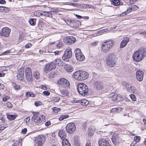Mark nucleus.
<instances>
[{
	"mask_svg": "<svg viewBox=\"0 0 146 146\" xmlns=\"http://www.w3.org/2000/svg\"><path fill=\"white\" fill-rule=\"evenodd\" d=\"M7 127V125L5 124L0 125V132L3 130L4 129Z\"/></svg>",
	"mask_w": 146,
	"mask_h": 146,
	"instance_id": "obj_40",
	"label": "nucleus"
},
{
	"mask_svg": "<svg viewBox=\"0 0 146 146\" xmlns=\"http://www.w3.org/2000/svg\"><path fill=\"white\" fill-rule=\"evenodd\" d=\"M62 146H71L67 139H64L62 141Z\"/></svg>",
	"mask_w": 146,
	"mask_h": 146,
	"instance_id": "obj_30",
	"label": "nucleus"
},
{
	"mask_svg": "<svg viewBox=\"0 0 146 146\" xmlns=\"http://www.w3.org/2000/svg\"><path fill=\"white\" fill-rule=\"evenodd\" d=\"M88 74L85 71H78L74 74V78L78 80H82L88 78Z\"/></svg>",
	"mask_w": 146,
	"mask_h": 146,
	"instance_id": "obj_2",
	"label": "nucleus"
},
{
	"mask_svg": "<svg viewBox=\"0 0 146 146\" xmlns=\"http://www.w3.org/2000/svg\"><path fill=\"white\" fill-rule=\"evenodd\" d=\"M110 1L114 6H118L120 4L119 0H112V1L110 0Z\"/></svg>",
	"mask_w": 146,
	"mask_h": 146,
	"instance_id": "obj_34",
	"label": "nucleus"
},
{
	"mask_svg": "<svg viewBox=\"0 0 146 146\" xmlns=\"http://www.w3.org/2000/svg\"><path fill=\"white\" fill-rule=\"evenodd\" d=\"M129 38L127 37L124 38L123 40L122 41L120 44V47L123 48L125 46L127 43L129 42Z\"/></svg>",
	"mask_w": 146,
	"mask_h": 146,
	"instance_id": "obj_22",
	"label": "nucleus"
},
{
	"mask_svg": "<svg viewBox=\"0 0 146 146\" xmlns=\"http://www.w3.org/2000/svg\"><path fill=\"white\" fill-rule=\"evenodd\" d=\"M111 139L113 143L115 145H118L122 141L121 136L117 133H115L113 134Z\"/></svg>",
	"mask_w": 146,
	"mask_h": 146,
	"instance_id": "obj_6",
	"label": "nucleus"
},
{
	"mask_svg": "<svg viewBox=\"0 0 146 146\" xmlns=\"http://www.w3.org/2000/svg\"><path fill=\"white\" fill-rule=\"evenodd\" d=\"M88 101L86 99L80 100V104L83 106H86L88 104Z\"/></svg>",
	"mask_w": 146,
	"mask_h": 146,
	"instance_id": "obj_33",
	"label": "nucleus"
},
{
	"mask_svg": "<svg viewBox=\"0 0 146 146\" xmlns=\"http://www.w3.org/2000/svg\"><path fill=\"white\" fill-rule=\"evenodd\" d=\"M25 76L26 80L28 82L32 80V75L31 72V68L28 67L26 68L25 70Z\"/></svg>",
	"mask_w": 146,
	"mask_h": 146,
	"instance_id": "obj_10",
	"label": "nucleus"
},
{
	"mask_svg": "<svg viewBox=\"0 0 146 146\" xmlns=\"http://www.w3.org/2000/svg\"><path fill=\"white\" fill-rule=\"evenodd\" d=\"M63 45L62 42H59L57 45V47L58 48H60L63 46Z\"/></svg>",
	"mask_w": 146,
	"mask_h": 146,
	"instance_id": "obj_49",
	"label": "nucleus"
},
{
	"mask_svg": "<svg viewBox=\"0 0 146 146\" xmlns=\"http://www.w3.org/2000/svg\"><path fill=\"white\" fill-rule=\"evenodd\" d=\"M66 129L68 133H72L75 131L76 127L74 123H70L67 125Z\"/></svg>",
	"mask_w": 146,
	"mask_h": 146,
	"instance_id": "obj_11",
	"label": "nucleus"
},
{
	"mask_svg": "<svg viewBox=\"0 0 146 146\" xmlns=\"http://www.w3.org/2000/svg\"><path fill=\"white\" fill-rule=\"evenodd\" d=\"M36 19H31L29 20V22L31 25L34 26L35 25Z\"/></svg>",
	"mask_w": 146,
	"mask_h": 146,
	"instance_id": "obj_36",
	"label": "nucleus"
},
{
	"mask_svg": "<svg viewBox=\"0 0 146 146\" xmlns=\"http://www.w3.org/2000/svg\"><path fill=\"white\" fill-rule=\"evenodd\" d=\"M76 38L72 36H66L64 37V43L67 45H71L74 43L76 41Z\"/></svg>",
	"mask_w": 146,
	"mask_h": 146,
	"instance_id": "obj_13",
	"label": "nucleus"
},
{
	"mask_svg": "<svg viewBox=\"0 0 146 146\" xmlns=\"http://www.w3.org/2000/svg\"><path fill=\"white\" fill-rule=\"evenodd\" d=\"M112 95L113 99V100L120 101L122 100L123 98L120 95H117L115 93L113 94Z\"/></svg>",
	"mask_w": 146,
	"mask_h": 146,
	"instance_id": "obj_23",
	"label": "nucleus"
},
{
	"mask_svg": "<svg viewBox=\"0 0 146 146\" xmlns=\"http://www.w3.org/2000/svg\"><path fill=\"white\" fill-rule=\"evenodd\" d=\"M31 92H27L26 93V96L27 97H30Z\"/></svg>",
	"mask_w": 146,
	"mask_h": 146,
	"instance_id": "obj_64",
	"label": "nucleus"
},
{
	"mask_svg": "<svg viewBox=\"0 0 146 146\" xmlns=\"http://www.w3.org/2000/svg\"><path fill=\"white\" fill-rule=\"evenodd\" d=\"M77 90L79 93L83 96L86 95L88 91V87L83 83H80L78 85Z\"/></svg>",
	"mask_w": 146,
	"mask_h": 146,
	"instance_id": "obj_4",
	"label": "nucleus"
},
{
	"mask_svg": "<svg viewBox=\"0 0 146 146\" xmlns=\"http://www.w3.org/2000/svg\"><path fill=\"white\" fill-rule=\"evenodd\" d=\"M99 146H111L109 143L106 139L103 138H100L98 141Z\"/></svg>",
	"mask_w": 146,
	"mask_h": 146,
	"instance_id": "obj_19",
	"label": "nucleus"
},
{
	"mask_svg": "<svg viewBox=\"0 0 146 146\" xmlns=\"http://www.w3.org/2000/svg\"><path fill=\"white\" fill-rule=\"evenodd\" d=\"M43 11L38 10L37 11H35L34 12V15L35 16L39 17L41 15L43 16Z\"/></svg>",
	"mask_w": 146,
	"mask_h": 146,
	"instance_id": "obj_29",
	"label": "nucleus"
},
{
	"mask_svg": "<svg viewBox=\"0 0 146 146\" xmlns=\"http://www.w3.org/2000/svg\"><path fill=\"white\" fill-rule=\"evenodd\" d=\"M76 22L77 21H76L74 20H67L66 21V22L68 25L74 27H75L74 24L76 23Z\"/></svg>",
	"mask_w": 146,
	"mask_h": 146,
	"instance_id": "obj_25",
	"label": "nucleus"
},
{
	"mask_svg": "<svg viewBox=\"0 0 146 146\" xmlns=\"http://www.w3.org/2000/svg\"><path fill=\"white\" fill-rule=\"evenodd\" d=\"M0 120H1L2 122H4L5 120L3 116L1 113H0Z\"/></svg>",
	"mask_w": 146,
	"mask_h": 146,
	"instance_id": "obj_51",
	"label": "nucleus"
},
{
	"mask_svg": "<svg viewBox=\"0 0 146 146\" xmlns=\"http://www.w3.org/2000/svg\"><path fill=\"white\" fill-rule=\"evenodd\" d=\"M130 85V84H129L128 83H126L125 85V88L127 90V89L128 88L129 86Z\"/></svg>",
	"mask_w": 146,
	"mask_h": 146,
	"instance_id": "obj_61",
	"label": "nucleus"
},
{
	"mask_svg": "<svg viewBox=\"0 0 146 146\" xmlns=\"http://www.w3.org/2000/svg\"><path fill=\"white\" fill-rule=\"evenodd\" d=\"M27 131V129L26 128H24L22 130L21 132L23 134L25 133Z\"/></svg>",
	"mask_w": 146,
	"mask_h": 146,
	"instance_id": "obj_55",
	"label": "nucleus"
},
{
	"mask_svg": "<svg viewBox=\"0 0 146 146\" xmlns=\"http://www.w3.org/2000/svg\"><path fill=\"white\" fill-rule=\"evenodd\" d=\"M114 42L112 40H108L104 42L102 46V51L104 52L109 51L110 48L114 45Z\"/></svg>",
	"mask_w": 146,
	"mask_h": 146,
	"instance_id": "obj_3",
	"label": "nucleus"
},
{
	"mask_svg": "<svg viewBox=\"0 0 146 146\" xmlns=\"http://www.w3.org/2000/svg\"><path fill=\"white\" fill-rule=\"evenodd\" d=\"M38 113H39L38 112L33 113V115L31 119L35 122L37 125H39L41 124L42 121L40 119L39 116L38 115Z\"/></svg>",
	"mask_w": 146,
	"mask_h": 146,
	"instance_id": "obj_15",
	"label": "nucleus"
},
{
	"mask_svg": "<svg viewBox=\"0 0 146 146\" xmlns=\"http://www.w3.org/2000/svg\"><path fill=\"white\" fill-rule=\"evenodd\" d=\"M33 76L36 79H38L40 78V74L38 72H35L33 74Z\"/></svg>",
	"mask_w": 146,
	"mask_h": 146,
	"instance_id": "obj_38",
	"label": "nucleus"
},
{
	"mask_svg": "<svg viewBox=\"0 0 146 146\" xmlns=\"http://www.w3.org/2000/svg\"><path fill=\"white\" fill-rule=\"evenodd\" d=\"M146 54V50L143 48L135 52L133 55L134 60L139 62L143 59Z\"/></svg>",
	"mask_w": 146,
	"mask_h": 146,
	"instance_id": "obj_1",
	"label": "nucleus"
},
{
	"mask_svg": "<svg viewBox=\"0 0 146 146\" xmlns=\"http://www.w3.org/2000/svg\"><path fill=\"white\" fill-rule=\"evenodd\" d=\"M54 11H51L50 12L43 11V16L49 17H52V12H53L54 13Z\"/></svg>",
	"mask_w": 146,
	"mask_h": 146,
	"instance_id": "obj_24",
	"label": "nucleus"
},
{
	"mask_svg": "<svg viewBox=\"0 0 146 146\" xmlns=\"http://www.w3.org/2000/svg\"><path fill=\"white\" fill-rule=\"evenodd\" d=\"M7 117L9 119L13 120L16 117L14 115H9L7 116Z\"/></svg>",
	"mask_w": 146,
	"mask_h": 146,
	"instance_id": "obj_42",
	"label": "nucleus"
},
{
	"mask_svg": "<svg viewBox=\"0 0 146 146\" xmlns=\"http://www.w3.org/2000/svg\"><path fill=\"white\" fill-rule=\"evenodd\" d=\"M31 46V44H28L27 45H26L25 46V48H30Z\"/></svg>",
	"mask_w": 146,
	"mask_h": 146,
	"instance_id": "obj_60",
	"label": "nucleus"
},
{
	"mask_svg": "<svg viewBox=\"0 0 146 146\" xmlns=\"http://www.w3.org/2000/svg\"><path fill=\"white\" fill-rule=\"evenodd\" d=\"M56 68L54 62L52 61L50 63L46 64L44 68V71L46 72H47L51 70L54 69Z\"/></svg>",
	"mask_w": 146,
	"mask_h": 146,
	"instance_id": "obj_17",
	"label": "nucleus"
},
{
	"mask_svg": "<svg viewBox=\"0 0 146 146\" xmlns=\"http://www.w3.org/2000/svg\"><path fill=\"white\" fill-rule=\"evenodd\" d=\"M53 61L54 62V64H55V67H56V65H57L59 66H62V62L60 59H57Z\"/></svg>",
	"mask_w": 146,
	"mask_h": 146,
	"instance_id": "obj_32",
	"label": "nucleus"
},
{
	"mask_svg": "<svg viewBox=\"0 0 146 146\" xmlns=\"http://www.w3.org/2000/svg\"><path fill=\"white\" fill-rule=\"evenodd\" d=\"M35 105L36 106H38L42 104V103L39 101H36L35 103Z\"/></svg>",
	"mask_w": 146,
	"mask_h": 146,
	"instance_id": "obj_47",
	"label": "nucleus"
},
{
	"mask_svg": "<svg viewBox=\"0 0 146 146\" xmlns=\"http://www.w3.org/2000/svg\"><path fill=\"white\" fill-rule=\"evenodd\" d=\"M116 56L114 54H110L106 59V63L108 66L113 67L115 64Z\"/></svg>",
	"mask_w": 146,
	"mask_h": 146,
	"instance_id": "obj_5",
	"label": "nucleus"
},
{
	"mask_svg": "<svg viewBox=\"0 0 146 146\" xmlns=\"http://www.w3.org/2000/svg\"><path fill=\"white\" fill-rule=\"evenodd\" d=\"M39 52L40 54H45V52H44V50L43 49H40L39 50Z\"/></svg>",
	"mask_w": 146,
	"mask_h": 146,
	"instance_id": "obj_57",
	"label": "nucleus"
},
{
	"mask_svg": "<svg viewBox=\"0 0 146 146\" xmlns=\"http://www.w3.org/2000/svg\"><path fill=\"white\" fill-rule=\"evenodd\" d=\"M132 10L133 9L131 8V7L127 9V10L125 12H123L122 13L118 15V17H119L124 16L125 15L128 14L129 12H131Z\"/></svg>",
	"mask_w": 146,
	"mask_h": 146,
	"instance_id": "obj_26",
	"label": "nucleus"
},
{
	"mask_svg": "<svg viewBox=\"0 0 146 146\" xmlns=\"http://www.w3.org/2000/svg\"><path fill=\"white\" fill-rule=\"evenodd\" d=\"M10 50H8L6 51H5V52H3L2 53V55H5L7 54H8L9 53H10Z\"/></svg>",
	"mask_w": 146,
	"mask_h": 146,
	"instance_id": "obj_53",
	"label": "nucleus"
},
{
	"mask_svg": "<svg viewBox=\"0 0 146 146\" xmlns=\"http://www.w3.org/2000/svg\"><path fill=\"white\" fill-rule=\"evenodd\" d=\"M75 56L76 59L78 60L82 61L85 59L84 56L82 53L81 50L79 49H76L75 50Z\"/></svg>",
	"mask_w": 146,
	"mask_h": 146,
	"instance_id": "obj_12",
	"label": "nucleus"
},
{
	"mask_svg": "<svg viewBox=\"0 0 146 146\" xmlns=\"http://www.w3.org/2000/svg\"><path fill=\"white\" fill-rule=\"evenodd\" d=\"M74 140L75 144L77 145L80 144L78 138L77 136H75L74 137Z\"/></svg>",
	"mask_w": 146,
	"mask_h": 146,
	"instance_id": "obj_39",
	"label": "nucleus"
},
{
	"mask_svg": "<svg viewBox=\"0 0 146 146\" xmlns=\"http://www.w3.org/2000/svg\"><path fill=\"white\" fill-rule=\"evenodd\" d=\"M134 139L135 141L137 143L139 141L140 139V138L139 136H136L134 137Z\"/></svg>",
	"mask_w": 146,
	"mask_h": 146,
	"instance_id": "obj_46",
	"label": "nucleus"
},
{
	"mask_svg": "<svg viewBox=\"0 0 146 146\" xmlns=\"http://www.w3.org/2000/svg\"><path fill=\"white\" fill-rule=\"evenodd\" d=\"M45 141V138L42 136L39 135L35 138L36 144L37 145V146H42Z\"/></svg>",
	"mask_w": 146,
	"mask_h": 146,
	"instance_id": "obj_14",
	"label": "nucleus"
},
{
	"mask_svg": "<svg viewBox=\"0 0 146 146\" xmlns=\"http://www.w3.org/2000/svg\"><path fill=\"white\" fill-rule=\"evenodd\" d=\"M143 72L141 70H138L136 73V76L137 79L140 82L141 81L143 78Z\"/></svg>",
	"mask_w": 146,
	"mask_h": 146,
	"instance_id": "obj_20",
	"label": "nucleus"
},
{
	"mask_svg": "<svg viewBox=\"0 0 146 146\" xmlns=\"http://www.w3.org/2000/svg\"><path fill=\"white\" fill-rule=\"evenodd\" d=\"M60 91L61 94L62 95H66L67 94V91L66 89L60 90Z\"/></svg>",
	"mask_w": 146,
	"mask_h": 146,
	"instance_id": "obj_44",
	"label": "nucleus"
},
{
	"mask_svg": "<svg viewBox=\"0 0 146 146\" xmlns=\"http://www.w3.org/2000/svg\"><path fill=\"white\" fill-rule=\"evenodd\" d=\"M64 69L66 71L68 72H71L74 70L73 68L71 66L69 65L65 66Z\"/></svg>",
	"mask_w": 146,
	"mask_h": 146,
	"instance_id": "obj_28",
	"label": "nucleus"
},
{
	"mask_svg": "<svg viewBox=\"0 0 146 146\" xmlns=\"http://www.w3.org/2000/svg\"><path fill=\"white\" fill-rule=\"evenodd\" d=\"M11 31V30L8 27H3L0 31V35L5 37H8Z\"/></svg>",
	"mask_w": 146,
	"mask_h": 146,
	"instance_id": "obj_7",
	"label": "nucleus"
},
{
	"mask_svg": "<svg viewBox=\"0 0 146 146\" xmlns=\"http://www.w3.org/2000/svg\"><path fill=\"white\" fill-rule=\"evenodd\" d=\"M131 8L133 10L135 11L137 10L139 8V7L136 5H133L131 6Z\"/></svg>",
	"mask_w": 146,
	"mask_h": 146,
	"instance_id": "obj_48",
	"label": "nucleus"
},
{
	"mask_svg": "<svg viewBox=\"0 0 146 146\" xmlns=\"http://www.w3.org/2000/svg\"><path fill=\"white\" fill-rule=\"evenodd\" d=\"M60 100V98L58 97H55L54 98V100L55 102H58Z\"/></svg>",
	"mask_w": 146,
	"mask_h": 146,
	"instance_id": "obj_54",
	"label": "nucleus"
},
{
	"mask_svg": "<svg viewBox=\"0 0 146 146\" xmlns=\"http://www.w3.org/2000/svg\"><path fill=\"white\" fill-rule=\"evenodd\" d=\"M24 68L21 67L18 70L17 76V78L20 80L22 81L24 79Z\"/></svg>",
	"mask_w": 146,
	"mask_h": 146,
	"instance_id": "obj_16",
	"label": "nucleus"
},
{
	"mask_svg": "<svg viewBox=\"0 0 146 146\" xmlns=\"http://www.w3.org/2000/svg\"><path fill=\"white\" fill-rule=\"evenodd\" d=\"M58 135L63 141L64 139H66V132L65 130L62 129L60 130L58 132Z\"/></svg>",
	"mask_w": 146,
	"mask_h": 146,
	"instance_id": "obj_21",
	"label": "nucleus"
},
{
	"mask_svg": "<svg viewBox=\"0 0 146 146\" xmlns=\"http://www.w3.org/2000/svg\"><path fill=\"white\" fill-rule=\"evenodd\" d=\"M53 111L55 113H57L60 110L61 108H57L56 107H53L52 108Z\"/></svg>",
	"mask_w": 146,
	"mask_h": 146,
	"instance_id": "obj_43",
	"label": "nucleus"
},
{
	"mask_svg": "<svg viewBox=\"0 0 146 146\" xmlns=\"http://www.w3.org/2000/svg\"><path fill=\"white\" fill-rule=\"evenodd\" d=\"M43 93L46 96H48L50 94V93L48 91H44L43 92Z\"/></svg>",
	"mask_w": 146,
	"mask_h": 146,
	"instance_id": "obj_52",
	"label": "nucleus"
},
{
	"mask_svg": "<svg viewBox=\"0 0 146 146\" xmlns=\"http://www.w3.org/2000/svg\"><path fill=\"white\" fill-rule=\"evenodd\" d=\"M137 1V0H130L129 2L131 4H133Z\"/></svg>",
	"mask_w": 146,
	"mask_h": 146,
	"instance_id": "obj_62",
	"label": "nucleus"
},
{
	"mask_svg": "<svg viewBox=\"0 0 146 146\" xmlns=\"http://www.w3.org/2000/svg\"><path fill=\"white\" fill-rule=\"evenodd\" d=\"M39 88L44 90H46V86L44 85H42L40 86Z\"/></svg>",
	"mask_w": 146,
	"mask_h": 146,
	"instance_id": "obj_56",
	"label": "nucleus"
},
{
	"mask_svg": "<svg viewBox=\"0 0 146 146\" xmlns=\"http://www.w3.org/2000/svg\"><path fill=\"white\" fill-rule=\"evenodd\" d=\"M12 85L14 89L16 90H19L21 88V86L15 83H13Z\"/></svg>",
	"mask_w": 146,
	"mask_h": 146,
	"instance_id": "obj_35",
	"label": "nucleus"
},
{
	"mask_svg": "<svg viewBox=\"0 0 146 146\" xmlns=\"http://www.w3.org/2000/svg\"><path fill=\"white\" fill-rule=\"evenodd\" d=\"M122 110V109L121 108L119 107L118 108H113L111 109L110 110V112L113 113H119Z\"/></svg>",
	"mask_w": 146,
	"mask_h": 146,
	"instance_id": "obj_27",
	"label": "nucleus"
},
{
	"mask_svg": "<svg viewBox=\"0 0 146 146\" xmlns=\"http://www.w3.org/2000/svg\"><path fill=\"white\" fill-rule=\"evenodd\" d=\"M93 85L94 87L99 90L103 89L104 87L103 84L99 81H94L93 82Z\"/></svg>",
	"mask_w": 146,
	"mask_h": 146,
	"instance_id": "obj_18",
	"label": "nucleus"
},
{
	"mask_svg": "<svg viewBox=\"0 0 146 146\" xmlns=\"http://www.w3.org/2000/svg\"><path fill=\"white\" fill-rule=\"evenodd\" d=\"M86 146H91V143L90 141H88L87 142Z\"/></svg>",
	"mask_w": 146,
	"mask_h": 146,
	"instance_id": "obj_63",
	"label": "nucleus"
},
{
	"mask_svg": "<svg viewBox=\"0 0 146 146\" xmlns=\"http://www.w3.org/2000/svg\"><path fill=\"white\" fill-rule=\"evenodd\" d=\"M72 56V53L70 48H68L65 51L62 58L65 61L67 60V59L70 58Z\"/></svg>",
	"mask_w": 146,
	"mask_h": 146,
	"instance_id": "obj_9",
	"label": "nucleus"
},
{
	"mask_svg": "<svg viewBox=\"0 0 146 146\" xmlns=\"http://www.w3.org/2000/svg\"><path fill=\"white\" fill-rule=\"evenodd\" d=\"M69 117V115H62L59 118V119L60 121H61L64 119H65Z\"/></svg>",
	"mask_w": 146,
	"mask_h": 146,
	"instance_id": "obj_41",
	"label": "nucleus"
},
{
	"mask_svg": "<svg viewBox=\"0 0 146 146\" xmlns=\"http://www.w3.org/2000/svg\"><path fill=\"white\" fill-rule=\"evenodd\" d=\"M5 106L9 108H11L12 107V104L10 102H7L5 104Z\"/></svg>",
	"mask_w": 146,
	"mask_h": 146,
	"instance_id": "obj_45",
	"label": "nucleus"
},
{
	"mask_svg": "<svg viewBox=\"0 0 146 146\" xmlns=\"http://www.w3.org/2000/svg\"><path fill=\"white\" fill-rule=\"evenodd\" d=\"M9 11V9L7 7L2 6L0 7V12L6 13Z\"/></svg>",
	"mask_w": 146,
	"mask_h": 146,
	"instance_id": "obj_31",
	"label": "nucleus"
},
{
	"mask_svg": "<svg viewBox=\"0 0 146 146\" xmlns=\"http://www.w3.org/2000/svg\"><path fill=\"white\" fill-rule=\"evenodd\" d=\"M58 84L65 88H67L69 87L70 83L67 80L64 78H61L58 80L57 82Z\"/></svg>",
	"mask_w": 146,
	"mask_h": 146,
	"instance_id": "obj_8",
	"label": "nucleus"
},
{
	"mask_svg": "<svg viewBox=\"0 0 146 146\" xmlns=\"http://www.w3.org/2000/svg\"><path fill=\"white\" fill-rule=\"evenodd\" d=\"M80 100H77L76 99H75L73 100V103H78L80 104Z\"/></svg>",
	"mask_w": 146,
	"mask_h": 146,
	"instance_id": "obj_59",
	"label": "nucleus"
},
{
	"mask_svg": "<svg viewBox=\"0 0 146 146\" xmlns=\"http://www.w3.org/2000/svg\"><path fill=\"white\" fill-rule=\"evenodd\" d=\"M130 96L132 100L133 101H135L136 100V98L134 95L131 94Z\"/></svg>",
	"mask_w": 146,
	"mask_h": 146,
	"instance_id": "obj_50",
	"label": "nucleus"
},
{
	"mask_svg": "<svg viewBox=\"0 0 146 146\" xmlns=\"http://www.w3.org/2000/svg\"><path fill=\"white\" fill-rule=\"evenodd\" d=\"M51 124V122L50 121H48L45 123V125L46 126H48Z\"/></svg>",
	"mask_w": 146,
	"mask_h": 146,
	"instance_id": "obj_58",
	"label": "nucleus"
},
{
	"mask_svg": "<svg viewBox=\"0 0 146 146\" xmlns=\"http://www.w3.org/2000/svg\"><path fill=\"white\" fill-rule=\"evenodd\" d=\"M130 87L127 89V90L128 92H130L131 93H134V87L132 86V85L130 84Z\"/></svg>",
	"mask_w": 146,
	"mask_h": 146,
	"instance_id": "obj_37",
	"label": "nucleus"
}]
</instances>
